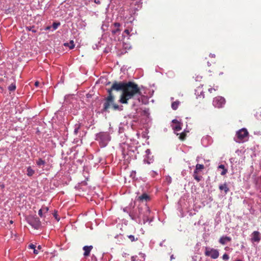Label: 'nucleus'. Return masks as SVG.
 Wrapping results in <instances>:
<instances>
[{"mask_svg":"<svg viewBox=\"0 0 261 261\" xmlns=\"http://www.w3.org/2000/svg\"><path fill=\"white\" fill-rule=\"evenodd\" d=\"M133 121L136 123L140 129L150 128L152 124L151 119L149 115H133Z\"/></svg>","mask_w":261,"mask_h":261,"instance_id":"nucleus-2","label":"nucleus"},{"mask_svg":"<svg viewBox=\"0 0 261 261\" xmlns=\"http://www.w3.org/2000/svg\"><path fill=\"white\" fill-rule=\"evenodd\" d=\"M61 25L60 22H54L53 23L51 27L53 28V31H55L58 29V28Z\"/></svg>","mask_w":261,"mask_h":261,"instance_id":"nucleus-32","label":"nucleus"},{"mask_svg":"<svg viewBox=\"0 0 261 261\" xmlns=\"http://www.w3.org/2000/svg\"><path fill=\"white\" fill-rule=\"evenodd\" d=\"M120 23L115 22L113 24V27H112V33L114 35L119 34L120 32Z\"/></svg>","mask_w":261,"mask_h":261,"instance_id":"nucleus-16","label":"nucleus"},{"mask_svg":"<svg viewBox=\"0 0 261 261\" xmlns=\"http://www.w3.org/2000/svg\"><path fill=\"white\" fill-rule=\"evenodd\" d=\"M53 216L54 217H55V218L58 221H59L60 220V218L58 217V211H56V210H55L54 211V213H53Z\"/></svg>","mask_w":261,"mask_h":261,"instance_id":"nucleus-38","label":"nucleus"},{"mask_svg":"<svg viewBox=\"0 0 261 261\" xmlns=\"http://www.w3.org/2000/svg\"><path fill=\"white\" fill-rule=\"evenodd\" d=\"M69 45H68L70 49H72L74 47V44L73 40H71L69 43Z\"/></svg>","mask_w":261,"mask_h":261,"instance_id":"nucleus-41","label":"nucleus"},{"mask_svg":"<svg viewBox=\"0 0 261 261\" xmlns=\"http://www.w3.org/2000/svg\"><path fill=\"white\" fill-rule=\"evenodd\" d=\"M172 123H175L176 124H178V123H179L180 122L178 121L177 119H173L172 121Z\"/></svg>","mask_w":261,"mask_h":261,"instance_id":"nucleus-48","label":"nucleus"},{"mask_svg":"<svg viewBox=\"0 0 261 261\" xmlns=\"http://www.w3.org/2000/svg\"><path fill=\"white\" fill-rule=\"evenodd\" d=\"M51 121H52V123L56 122L55 116L53 117V118H51Z\"/></svg>","mask_w":261,"mask_h":261,"instance_id":"nucleus-53","label":"nucleus"},{"mask_svg":"<svg viewBox=\"0 0 261 261\" xmlns=\"http://www.w3.org/2000/svg\"><path fill=\"white\" fill-rule=\"evenodd\" d=\"M229 258V256L227 253H224L222 256V259L224 260H227Z\"/></svg>","mask_w":261,"mask_h":261,"instance_id":"nucleus-40","label":"nucleus"},{"mask_svg":"<svg viewBox=\"0 0 261 261\" xmlns=\"http://www.w3.org/2000/svg\"><path fill=\"white\" fill-rule=\"evenodd\" d=\"M138 205L140 217L142 220L143 224H145L147 222L150 224L153 221V218H149L150 214L149 206L147 203H139Z\"/></svg>","mask_w":261,"mask_h":261,"instance_id":"nucleus-3","label":"nucleus"},{"mask_svg":"<svg viewBox=\"0 0 261 261\" xmlns=\"http://www.w3.org/2000/svg\"><path fill=\"white\" fill-rule=\"evenodd\" d=\"M226 103L225 99L222 96H217L213 99V105L215 108H222Z\"/></svg>","mask_w":261,"mask_h":261,"instance_id":"nucleus-11","label":"nucleus"},{"mask_svg":"<svg viewBox=\"0 0 261 261\" xmlns=\"http://www.w3.org/2000/svg\"><path fill=\"white\" fill-rule=\"evenodd\" d=\"M202 79V76H199V75H197L195 77V79L196 81H200L201 80V79Z\"/></svg>","mask_w":261,"mask_h":261,"instance_id":"nucleus-47","label":"nucleus"},{"mask_svg":"<svg viewBox=\"0 0 261 261\" xmlns=\"http://www.w3.org/2000/svg\"><path fill=\"white\" fill-rule=\"evenodd\" d=\"M160 245L161 246H163V243H162H162H161L160 244Z\"/></svg>","mask_w":261,"mask_h":261,"instance_id":"nucleus-63","label":"nucleus"},{"mask_svg":"<svg viewBox=\"0 0 261 261\" xmlns=\"http://www.w3.org/2000/svg\"><path fill=\"white\" fill-rule=\"evenodd\" d=\"M143 112H144L143 114H146V115L149 114V111L148 109L144 108V109L143 110Z\"/></svg>","mask_w":261,"mask_h":261,"instance_id":"nucleus-46","label":"nucleus"},{"mask_svg":"<svg viewBox=\"0 0 261 261\" xmlns=\"http://www.w3.org/2000/svg\"><path fill=\"white\" fill-rule=\"evenodd\" d=\"M130 31L128 29H125L122 34V36L124 38L127 37V39L129 38Z\"/></svg>","mask_w":261,"mask_h":261,"instance_id":"nucleus-31","label":"nucleus"},{"mask_svg":"<svg viewBox=\"0 0 261 261\" xmlns=\"http://www.w3.org/2000/svg\"><path fill=\"white\" fill-rule=\"evenodd\" d=\"M51 28V26H47L45 28V30L47 31L49 30Z\"/></svg>","mask_w":261,"mask_h":261,"instance_id":"nucleus-52","label":"nucleus"},{"mask_svg":"<svg viewBox=\"0 0 261 261\" xmlns=\"http://www.w3.org/2000/svg\"><path fill=\"white\" fill-rule=\"evenodd\" d=\"M180 103V102L178 100H176L175 101H174L171 104V108L173 110H176Z\"/></svg>","mask_w":261,"mask_h":261,"instance_id":"nucleus-26","label":"nucleus"},{"mask_svg":"<svg viewBox=\"0 0 261 261\" xmlns=\"http://www.w3.org/2000/svg\"><path fill=\"white\" fill-rule=\"evenodd\" d=\"M39 84V83L38 82H36L35 83V85L37 87L38 86Z\"/></svg>","mask_w":261,"mask_h":261,"instance_id":"nucleus-57","label":"nucleus"},{"mask_svg":"<svg viewBox=\"0 0 261 261\" xmlns=\"http://www.w3.org/2000/svg\"><path fill=\"white\" fill-rule=\"evenodd\" d=\"M36 164L37 166H41V165H45V161L42 160L41 158H39L38 160H37Z\"/></svg>","mask_w":261,"mask_h":261,"instance_id":"nucleus-30","label":"nucleus"},{"mask_svg":"<svg viewBox=\"0 0 261 261\" xmlns=\"http://www.w3.org/2000/svg\"><path fill=\"white\" fill-rule=\"evenodd\" d=\"M125 82H114L111 88L108 89L107 90L109 95H113L112 91L114 90L116 91H121L122 93H123L125 87Z\"/></svg>","mask_w":261,"mask_h":261,"instance_id":"nucleus-7","label":"nucleus"},{"mask_svg":"<svg viewBox=\"0 0 261 261\" xmlns=\"http://www.w3.org/2000/svg\"><path fill=\"white\" fill-rule=\"evenodd\" d=\"M208 92H210V93H212V91L213 90V88H210L208 89Z\"/></svg>","mask_w":261,"mask_h":261,"instance_id":"nucleus-56","label":"nucleus"},{"mask_svg":"<svg viewBox=\"0 0 261 261\" xmlns=\"http://www.w3.org/2000/svg\"><path fill=\"white\" fill-rule=\"evenodd\" d=\"M219 189L221 192L224 191L225 195H226L229 191V189L226 182L219 185Z\"/></svg>","mask_w":261,"mask_h":261,"instance_id":"nucleus-18","label":"nucleus"},{"mask_svg":"<svg viewBox=\"0 0 261 261\" xmlns=\"http://www.w3.org/2000/svg\"><path fill=\"white\" fill-rule=\"evenodd\" d=\"M135 202L134 205H133L132 209L129 212V217L130 218L136 221L138 224H143L142 220L140 219V214L139 211V205L137 207H135Z\"/></svg>","mask_w":261,"mask_h":261,"instance_id":"nucleus-6","label":"nucleus"},{"mask_svg":"<svg viewBox=\"0 0 261 261\" xmlns=\"http://www.w3.org/2000/svg\"><path fill=\"white\" fill-rule=\"evenodd\" d=\"M151 173H151V176H152V177H154V176H155V175H157V174H158V173H157L155 171H151Z\"/></svg>","mask_w":261,"mask_h":261,"instance_id":"nucleus-49","label":"nucleus"},{"mask_svg":"<svg viewBox=\"0 0 261 261\" xmlns=\"http://www.w3.org/2000/svg\"><path fill=\"white\" fill-rule=\"evenodd\" d=\"M143 94H146L144 91L143 93L141 89L134 82H128L125 84L124 92L122 93L120 102L122 103H127V100L131 99L134 95L137 94L141 96L142 102L144 104L148 103V99Z\"/></svg>","mask_w":261,"mask_h":261,"instance_id":"nucleus-1","label":"nucleus"},{"mask_svg":"<svg viewBox=\"0 0 261 261\" xmlns=\"http://www.w3.org/2000/svg\"><path fill=\"white\" fill-rule=\"evenodd\" d=\"M173 129L174 131H179L181 129V124L180 123L176 124L175 126H173Z\"/></svg>","mask_w":261,"mask_h":261,"instance_id":"nucleus-29","label":"nucleus"},{"mask_svg":"<svg viewBox=\"0 0 261 261\" xmlns=\"http://www.w3.org/2000/svg\"><path fill=\"white\" fill-rule=\"evenodd\" d=\"M204 168V165L202 164H197L196 165L195 169L194 171V173H198V171L203 169Z\"/></svg>","mask_w":261,"mask_h":261,"instance_id":"nucleus-21","label":"nucleus"},{"mask_svg":"<svg viewBox=\"0 0 261 261\" xmlns=\"http://www.w3.org/2000/svg\"><path fill=\"white\" fill-rule=\"evenodd\" d=\"M132 206H133V203H130L128 206H126L123 208V211L124 212H125V213L128 214V215H129V212H130L132 211Z\"/></svg>","mask_w":261,"mask_h":261,"instance_id":"nucleus-22","label":"nucleus"},{"mask_svg":"<svg viewBox=\"0 0 261 261\" xmlns=\"http://www.w3.org/2000/svg\"><path fill=\"white\" fill-rule=\"evenodd\" d=\"M42 249V247L41 245H38L37 247V249H36L37 250H38V252H39V250H40Z\"/></svg>","mask_w":261,"mask_h":261,"instance_id":"nucleus-51","label":"nucleus"},{"mask_svg":"<svg viewBox=\"0 0 261 261\" xmlns=\"http://www.w3.org/2000/svg\"><path fill=\"white\" fill-rule=\"evenodd\" d=\"M8 90L10 91H14L16 89V85L15 83H12L9 87Z\"/></svg>","mask_w":261,"mask_h":261,"instance_id":"nucleus-33","label":"nucleus"},{"mask_svg":"<svg viewBox=\"0 0 261 261\" xmlns=\"http://www.w3.org/2000/svg\"><path fill=\"white\" fill-rule=\"evenodd\" d=\"M34 26H30L27 27V29L30 31H32L33 33H36L37 32L36 30H35Z\"/></svg>","mask_w":261,"mask_h":261,"instance_id":"nucleus-37","label":"nucleus"},{"mask_svg":"<svg viewBox=\"0 0 261 261\" xmlns=\"http://www.w3.org/2000/svg\"><path fill=\"white\" fill-rule=\"evenodd\" d=\"M250 237V241L252 244L258 243L261 240V233L258 231H254Z\"/></svg>","mask_w":261,"mask_h":261,"instance_id":"nucleus-13","label":"nucleus"},{"mask_svg":"<svg viewBox=\"0 0 261 261\" xmlns=\"http://www.w3.org/2000/svg\"><path fill=\"white\" fill-rule=\"evenodd\" d=\"M95 140L98 142L101 147H106L111 140V136L108 132H100L95 135Z\"/></svg>","mask_w":261,"mask_h":261,"instance_id":"nucleus-4","label":"nucleus"},{"mask_svg":"<svg viewBox=\"0 0 261 261\" xmlns=\"http://www.w3.org/2000/svg\"><path fill=\"white\" fill-rule=\"evenodd\" d=\"M79 121L82 126H85L88 128L94 124V119L91 115H84L83 119H80Z\"/></svg>","mask_w":261,"mask_h":261,"instance_id":"nucleus-10","label":"nucleus"},{"mask_svg":"<svg viewBox=\"0 0 261 261\" xmlns=\"http://www.w3.org/2000/svg\"><path fill=\"white\" fill-rule=\"evenodd\" d=\"M38 215H39V216L40 217H43V210L42 209H40L38 211Z\"/></svg>","mask_w":261,"mask_h":261,"instance_id":"nucleus-44","label":"nucleus"},{"mask_svg":"<svg viewBox=\"0 0 261 261\" xmlns=\"http://www.w3.org/2000/svg\"><path fill=\"white\" fill-rule=\"evenodd\" d=\"M176 135H179V139L181 141L185 140L187 137V134H186V132H185V130L180 134L177 133Z\"/></svg>","mask_w":261,"mask_h":261,"instance_id":"nucleus-25","label":"nucleus"},{"mask_svg":"<svg viewBox=\"0 0 261 261\" xmlns=\"http://www.w3.org/2000/svg\"><path fill=\"white\" fill-rule=\"evenodd\" d=\"M28 223L34 228L38 229L41 226V221L36 216H30L27 219Z\"/></svg>","mask_w":261,"mask_h":261,"instance_id":"nucleus-8","label":"nucleus"},{"mask_svg":"<svg viewBox=\"0 0 261 261\" xmlns=\"http://www.w3.org/2000/svg\"><path fill=\"white\" fill-rule=\"evenodd\" d=\"M255 134H256V133L255 132L254 133ZM256 134L258 135H261V133L260 132H257L256 133Z\"/></svg>","mask_w":261,"mask_h":261,"instance_id":"nucleus-60","label":"nucleus"},{"mask_svg":"<svg viewBox=\"0 0 261 261\" xmlns=\"http://www.w3.org/2000/svg\"><path fill=\"white\" fill-rule=\"evenodd\" d=\"M146 155L144 156V162L148 164H150L154 161L153 156L151 155V151L149 149H147L145 151Z\"/></svg>","mask_w":261,"mask_h":261,"instance_id":"nucleus-14","label":"nucleus"},{"mask_svg":"<svg viewBox=\"0 0 261 261\" xmlns=\"http://www.w3.org/2000/svg\"><path fill=\"white\" fill-rule=\"evenodd\" d=\"M114 96L113 95H109L106 98L103 103V112H108V110L110 108L111 106L114 102Z\"/></svg>","mask_w":261,"mask_h":261,"instance_id":"nucleus-12","label":"nucleus"},{"mask_svg":"<svg viewBox=\"0 0 261 261\" xmlns=\"http://www.w3.org/2000/svg\"><path fill=\"white\" fill-rule=\"evenodd\" d=\"M218 88V86H216L215 88H213V90H214V91H216L217 90Z\"/></svg>","mask_w":261,"mask_h":261,"instance_id":"nucleus-58","label":"nucleus"},{"mask_svg":"<svg viewBox=\"0 0 261 261\" xmlns=\"http://www.w3.org/2000/svg\"><path fill=\"white\" fill-rule=\"evenodd\" d=\"M93 249V246H85L83 247V249L84 250V256L85 257L88 256L90 255L91 250Z\"/></svg>","mask_w":261,"mask_h":261,"instance_id":"nucleus-17","label":"nucleus"},{"mask_svg":"<svg viewBox=\"0 0 261 261\" xmlns=\"http://www.w3.org/2000/svg\"><path fill=\"white\" fill-rule=\"evenodd\" d=\"M35 171L34 170L31 168V166H29L27 168V175L28 176L31 177L33 176V175L34 174Z\"/></svg>","mask_w":261,"mask_h":261,"instance_id":"nucleus-27","label":"nucleus"},{"mask_svg":"<svg viewBox=\"0 0 261 261\" xmlns=\"http://www.w3.org/2000/svg\"><path fill=\"white\" fill-rule=\"evenodd\" d=\"M82 125H81V124L80 123V121L78 122L77 123H76L75 126H74V135H76L78 133V132H79V129L80 128V127L82 126Z\"/></svg>","mask_w":261,"mask_h":261,"instance_id":"nucleus-24","label":"nucleus"},{"mask_svg":"<svg viewBox=\"0 0 261 261\" xmlns=\"http://www.w3.org/2000/svg\"><path fill=\"white\" fill-rule=\"evenodd\" d=\"M249 133L245 128H243L236 132L234 140L237 143L244 142L248 140Z\"/></svg>","mask_w":261,"mask_h":261,"instance_id":"nucleus-5","label":"nucleus"},{"mask_svg":"<svg viewBox=\"0 0 261 261\" xmlns=\"http://www.w3.org/2000/svg\"><path fill=\"white\" fill-rule=\"evenodd\" d=\"M198 173H194L193 174V177L198 182L200 181L201 179L202 178V176H199L197 175Z\"/></svg>","mask_w":261,"mask_h":261,"instance_id":"nucleus-34","label":"nucleus"},{"mask_svg":"<svg viewBox=\"0 0 261 261\" xmlns=\"http://www.w3.org/2000/svg\"><path fill=\"white\" fill-rule=\"evenodd\" d=\"M150 200V197L146 193H143L141 196H138L136 198V201L139 203H146V202Z\"/></svg>","mask_w":261,"mask_h":261,"instance_id":"nucleus-15","label":"nucleus"},{"mask_svg":"<svg viewBox=\"0 0 261 261\" xmlns=\"http://www.w3.org/2000/svg\"><path fill=\"white\" fill-rule=\"evenodd\" d=\"M122 154L123 155V158H125V155L128 154L127 152L125 151V149L124 148H123L122 150Z\"/></svg>","mask_w":261,"mask_h":261,"instance_id":"nucleus-43","label":"nucleus"},{"mask_svg":"<svg viewBox=\"0 0 261 261\" xmlns=\"http://www.w3.org/2000/svg\"><path fill=\"white\" fill-rule=\"evenodd\" d=\"M41 209L43 210V212H44V213H47L49 210V208L46 206L43 207Z\"/></svg>","mask_w":261,"mask_h":261,"instance_id":"nucleus-45","label":"nucleus"},{"mask_svg":"<svg viewBox=\"0 0 261 261\" xmlns=\"http://www.w3.org/2000/svg\"><path fill=\"white\" fill-rule=\"evenodd\" d=\"M207 64L208 66H210L211 65V64L209 62H207Z\"/></svg>","mask_w":261,"mask_h":261,"instance_id":"nucleus-61","label":"nucleus"},{"mask_svg":"<svg viewBox=\"0 0 261 261\" xmlns=\"http://www.w3.org/2000/svg\"><path fill=\"white\" fill-rule=\"evenodd\" d=\"M166 181L168 182V184H170L172 182V178L170 176H167L166 177Z\"/></svg>","mask_w":261,"mask_h":261,"instance_id":"nucleus-42","label":"nucleus"},{"mask_svg":"<svg viewBox=\"0 0 261 261\" xmlns=\"http://www.w3.org/2000/svg\"><path fill=\"white\" fill-rule=\"evenodd\" d=\"M218 168L221 169V170H222V172H221V175H225L228 171L227 169L225 168L224 165L223 164H221V165H219L218 167Z\"/></svg>","mask_w":261,"mask_h":261,"instance_id":"nucleus-20","label":"nucleus"},{"mask_svg":"<svg viewBox=\"0 0 261 261\" xmlns=\"http://www.w3.org/2000/svg\"><path fill=\"white\" fill-rule=\"evenodd\" d=\"M136 171H132V172H130V177L134 179L136 177Z\"/></svg>","mask_w":261,"mask_h":261,"instance_id":"nucleus-39","label":"nucleus"},{"mask_svg":"<svg viewBox=\"0 0 261 261\" xmlns=\"http://www.w3.org/2000/svg\"><path fill=\"white\" fill-rule=\"evenodd\" d=\"M127 237L130 239L131 242L136 241L138 240V238H135L134 235L132 234L127 236Z\"/></svg>","mask_w":261,"mask_h":261,"instance_id":"nucleus-36","label":"nucleus"},{"mask_svg":"<svg viewBox=\"0 0 261 261\" xmlns=\"http://www.w3.org/2000/svg\"><path fill=\"white\" fill-rule=\"evenodd\" d=\"M204 254L205 256H210L214 259H217L219 256V252L218 249L207 246L205 247Z\"/></svg>","mask_w":261,"mask_h":261,"instance_id":"nucleus-9","label":"nucleus"},{"mask_svg":"<svg viewBox=\"0 0 261 261\" xmlns=\"http://www.w3.org/2000/svg\"><path fill=\"white\" fill-rule=\"evenodd\" d=\"M210 57H211V58H215V55L211 53L210 54Z\"/></svg>","mask_w":261,"mask_h":261,"instance_id":"nucleus-54","label":"nucleus"},{"mask_svg":"<svg viewBox=\"0 0 261 261\" xmlns=\"http://www.w3.org/2000/svg\"><path fill=\"white\" fill-rule=\"evenodd\" d=\"M174 258V255L172 254L170 256V259L172 260Z\"/></svg>","mask_w":261,"mask_h":261,"instance_id":"nucleus-59","label":"nucleus"},{"mask_svg":"<svg viewBox=\"0 0 261 261\" xmlns=\"http://www.w3.org/2000/svg\"><path fill=\"white\" fill-rule=\"evenodd\" d=\"M236 261H242V260L241 259H238L236 260Z\"/></svg>","mask_w":261,"mask_h":261,"instance_id":"nucleus-64","label":"nucleus"},{"mask_svg":"<svg viewBox=\"0 0 261 261\" xmlns=\"http://www.w3.org/2000/svg\"><path fill=\"white\" fill-rule=\"evenodd\" d=\"M223 74V73L222 72H220V73H219V75H222Z\"/></svg>","mask_w":261,"mask_h":261,"instance_id":"nucleus-62","label":"nucleus"},{"mask_svg":"<svg viewBox=\"0 0 261 261\" xmlns=\"http://www.w3.org/2000/svg\"><path fill=\"white\" fill-rule=\"evenodd\" d=\"M36 246L33 244H30L28 246V248L33 249V252L34 254H38V250H36Z\"/></svg>","mask_w":261,"mask_h":261,"instance_id":"nucleus-28","label":"nucleus"},{"mask_svg":"<svg viewBox=\"0 0 261 261\" xmlns=\"http://www.w3.org/2000/svg\"><path fill=\"white\" fill-rule=\"evenodd\" d=\"M149 128H145L144 129V130L142 132V137L143 138H149V137L147 135L149 133Z\"/></svg>","mask_w":261,"mask_h":261,"instance_id":"nucleus-23","label":"nucleus"},{"mask_svg":"<svg viewBox=\"0 0 261 261\" xmlns=\"http://www.w3.org/2000/svg\"><path fill=\"white\" fill-rule=\"evenodd\" d=\"M136 260V258L134 256H132L131 257V261H135Z\"/></svg>","mask_w":261,"mask_h":261,"instance_id":"nucleus-55","label":"nucleus"},{"mask_svg":"<svg viewBox=\"0 0 261 261\" xmlns=\"http://www.w3.org/2000/svg\"><path fill=\"white\" fill-rule=\"evenodd\" d=\"M231 240V238L229 237L222 236L220 238L219 242L222 245H225L227 242H230Z\"/></svg>","mask_w":261,"mask_h":261,"instance_id":"nucleus-19","label":"nucleus"},{"mask_svg":"<svg viewBox=\"0 0 261 261\" xmlns=\"http://www.w3.org/2000/svg\"><path fill=\"white\" fill-rule=\"evenodd\" d=\"M122 106H119L116 104H114L113 103L112 108L115 110H121L122 109Z\"/></svg>","mask_w":261,"mask_h":261,"instance_id":"nucleus-35","label":"nucleus"},{"mask_svg":"<svg viewBox=\"0 0 261 261\" xmlns=\"http://www.w3.org/2000/svg\"><path fill=\"white\" fill-rule=\"evenodd\" d=\"M94 3H96V4H100V0H94Z\"/></svg>","mask_w":261,"mask_h":261,"instance_id":"nucleus-50","label":"nucleus"}]
</instances>
